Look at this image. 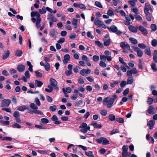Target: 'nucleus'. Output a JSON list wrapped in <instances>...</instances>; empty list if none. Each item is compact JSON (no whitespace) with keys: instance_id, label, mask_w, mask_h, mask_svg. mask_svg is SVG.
Segmentation results:
<instances>
[{"instance_id":"nucleus-1","label":"nucleus","mask_w":157,"mask_h":157,"mask_svg":"<svg viewBox=\"0 0 157 157\" xmlns=\"http://www.w3.org/2000/svg\"><path fill=\"white\" fill-rule=\"evenodd\" d=\"M117 97V95L116 94H114L113 96V97L110 98L109 100L108 97L105 98L103 100V104H104L105 103H108L107 105V107L109 108H110L112 106L113 104Z\"/></svg>"},{"instance_id":"nucleus-2","label":"nucleus","mask_w":157,"mask_h":157,"mask_svg":"<svg viewBox=\"0 0 157 157\" xmlns=\"http://www.w3.org/2000/svg\"><path fill=\"white\" fill-rule=\"evenodd\" d=\"M47 19L49 21V24L51 28L53 27V22L58 21L57 19L54 17L53 15L52 14H49L48 15Z\"/></svg>"},{"instance_id":"nucleus-3","label":"nucleus","mask_w":157,"mask_h":157,"mask_svg":"<svg viewBox=\"0 0 157 157\" xmlns=\"http://www.w3.org/2000/svg\"><path fill=\"white\" fill-rule=\"evenodd\" d=\"M110 32L115 33L118 35L121 34L122 32L120 30H118L117 28L115 25H112L110 27H107Z\"/></svg>"},{"instance_id":"nucleus-4","label":"nucleus","mask_w":157,"mask_h":157,"mask_svg":"<svg viewBox=\"0 0 157 157\" xmlns=\"http://www.w3.org/2000/svg\"><path fill=\"white\" fill-rule=\"evenodd\" d=\"M96 140L100 144L102 142V144L104 145H108L109 144V141L104 137H101L99 139H96Z\"/></svg>"},{"instance_id":"nucleus-5","label":"nucleus","mask_w":157,"mask_h":157,"mask_svg":"<svg viewBox=\"0 0 157 157\" xmlns=\"http://www.w3.org/2000/svg\"><path fill=\"white\" fill-rule=\"evenodd\" d=\"M94 24L98 26V27H101L103 28H106V26L104 24L103 22H102L98 18H96L94 21Z\"/></svg>"},{"instance_id":"nucleus-6","label":"nucleus","mask_w":157,"mask_h":157,"mask_svg":"<svg viewBox=\"0 0 157 157\" xmlns=\"http://www.w3.org/2000/svg\"><path fill=\"white\" fill-rule=\"evenodd\" d=\"M50 85L54 88L57 91L59 90V88L57 86V82L54 79L50 78L49 79Z\"/></svg>"},{"instance_id":"nucleus-7","label":"nucleus","mask_w":157,"mask_h":157,"mask_svg":"<svg viewBox=\"0 0 157 157\" xmlns=\"http://www.w3.org/2000/svg\"><path fill=\"white\" fill-rule=\"evenodd\" d=\"M11 102V100L8 99H4L2 101L1 106L2 107H8Z\"/></svg>"},{"instance_id":"nucleus-8","label":"nucleus","mask_w":157,"mask_h":157,"mask_svg":"<svg viewBox=\"0 0 157 157\" xmlns=\"http://www.w3.org/2000/svg\"><path fill=\"white\" fill-rule=\"evenodd\" d=\"M138 72V71L136 69V68H134L131 70L128 71L127 72V74L128 77L132 76V74H135Z\"/></svg>"},{"instance_id":"nucleus-9","label":"nucleus","mask_w":157,"mask_h":157,"mask_svg":"<svg viewBox=\"0 0 157 157\" xmlns=\"http://www.w3.org/2000/svg\"><path fill=\"white\" fill-rule=\"evenodd\" d=\"M13 116L15 118L16 122L18 123H21V121L20 118V114L17 111H15L13 114Z\"/></svg>"},{"instance_id":"nucleus-10","label":"nucleus","mask_w":157,"mask_h":157,"mask_svg":"<svg viewBox=\"0 0 157 157\" xmlns=\"http://www.w3.org/2000/svg\"><path fill=\"white\" fill-rule=\"evenodd\" d=\"M49 34L52 37L56 38L58 33L57 30L54 29H52L50 30Z\"/></svg>"},{"instance_id":"nucleus-11","label":"nucleus","mask_w":157,"mask_h":157,"mask_svg":"<svg viewBox=\"0 0 157 157\" xmlns=\"http://www.w3.org/2000/svg\"><path fill=\"white\" fill-rule=\"evenodd\" d=\"M120 46L123 49H127L129 50H130V47L127 43L121 42L120 44Z\"/></svg>"},{"instance_id":"nucleus-12","label":"nucleus","mask_w":157,"mask_h":157,"mask_svg":"<svg viewBox=\"0 0 157 157\" xmlns=\"http://www.w3.org/2000/svg\"><path fill=\"white\" fill-rule=\"evenodd\" d=\"M133 48L135 51L137 53L138 56L141 57L143 56V52L140 48L137 47H134Z\"/></svg>"},{"instance_id":"nucleus-13","label":"nucleus","mask_w":157,"mask_h":157,"mask_svg":"<svg viewBox=\"0 0 157 157\" xmlns=\"http://www.w3.org/2000/svg\"><path fill=\"white\" fill-rule=\"evenodd\" d=\"M91 72L90 69H82L80 71V74L82 76H86L87 75L89 74Z\"/></svg>"},{"instance_id":"nucleus-14","label":"nucleus","mask_w":157,"mask_h":157,"mask_svg":"<svg viewBox=\"0 0 157 157\" xmlns=\"http://www.w3.org/2000/svg\"><path fill=\"white\" fill-rule=\"evenodd\" d=\"M138 28L143 35H146L147 34L148 32L147 30L143 26L140 25L138 27Z\"/></svg>"},{"instance_id":"nucleus-15","label":"nucleus","mask_w":157,"mask_h":157,"mask_svg":"<svg viewBox=\"0 0 157 157\" xmlns=\"http://www.w3.org/2000/svg\"><path fill=\"white\" fill-rule=\"evenodd\" d=\"M152 9L151 6L147 3H145V7L144 9V13H149V11H151Z\"/></svg>"},{"instance_id":"nucleus-16","label":"nucleus","mask_w":157,"mask_h":157,"mask_svg":"<svg viewBox=\"0 0 157 157\" xmlns=\"http://www.w3.org/2000/svg\"><path fill=\"white\" fill-rule=\"evenodd\" d=\"M147 111L151 114H154L156 112L155 108L152 106H150L149 107Z\"/></svg>"},{"instance_id":"nucleus-17","label":"nucleus","mask_w":157,"mask_h":157,"mask_svg":"<svg viewBox=\"0 0 157 157\" xmlns=\"http://www.w3.org/2000/svg\"><path fill=\"white\" fill-rule=\"evenodd\" d=\"M28 109L29 113L30 114L34 113L37 114H40V115L43 114V113L39 110H33L32 111Z\"/></svg>"},{"instance_id":"nucleus-18","label":"nucleus","mask_w":157,"mask_h":157,"mask_svg":"<svg viewBox=\"0 0 157 157\" xmlns=\"http://www.w3.org/2000/svg\"><path fill=\"white\" fill-rule=\"evenodd\" d=\"M25 69V67L24 65L20 64L17 67V69L20 72H22L24 71Z\"/></svg>"},{"instance_id":"nucleus-19","label":"nucleus","mask_w":157,"mask_h":157,"mask_svg":"<svg viewBox=\"0 0 157 157\" xmlns=\"http://www.w3.org/2000/svg\"><path fill=\"white\" fill-rule=\"evenodd\" d=\"M137 27H135L132 25H130L128 27L129 30L134 33H136L137 32Z\"/></svg>"},{"instance_id":"nucleus-20","label":"nucleus","mask_w":157,"mask_h":157,"mask_svg":"<svg viewBox=\"0 0 157 157\" xmlns=\"http://www.w3.org/2000/svg\"><path fill=\"white\" fill-rule=\"evenodd\" d=\"M63 58V63L64 64H66L67 63L68 61L69 60L70 57L69 54H66L64 56Z\"/></svg>"},{"instance_id":"nucleus-21","label":"nucleus","mask_w":157,"mask_h":157,"mask_svg":"<svg viewBox=\"0 0 157 157\" xmlns=\"http://www.w3.org/2000/svg\"><path fill=\"white\" fill-rule=\"evenodd\" d=\"M35 85L36 87H40L43 84L41 81L36 80L35 81Z\"/></svg>"},{"instance_id":"nucleus-22","label":"nucleus","mask_w":157,"mask_h":157,"mask_svg":"<svg viewBox=\"0 0 157 157\" xmlns=\"http://www.w3.org/2000/svg\"><path fill=\"white\" fill-rule=\"evenodd\" d=\"M104 44L105 46H109L111 43V41L109 38L108 39H103Z\"/></svg>"},{"instance_id":"nucleus-23","label":"nucleus","mask_w":157,"mask_h":157,"mask_svg":"<svg viewBox=\"0 0 157 157\" xmlns=\"http://www.w3.org/2000/svg\"><path fill=\"white\" fill-rule=\"evenodd\" d=\"M155 121L153 120H151L148 122L147 125L149 127L150 129H152L154 126Z\"/></svg>"},{"instance_id":"nucleus-24","label":"nucleus","mask_w":157,"mask_h":157,"mask_svg":"<svg viewBox=\"0 0 157 157\" xmlns=\"http://www.w3.org/2000/svg\"><path fill=\"white\" fill-rule=\"evenodd\" d=\"M36 17V18L40 17V14L37 11H33L31 13V17Z\"/></svg>"},{"instance_id":"nucleus-25","label":"nucleus","mask_w":157,"mask_h":157,"mask_svg":"<svg viewBox=\"0 0 157 157\" xmlns=\"http://www.w3.org/2000/svg\"><path fill=\"white\" fill-rule=\"evenodd\" d=\"M128 78L127 79V84H132L134 81V79L132 77V76L128 77Z\"/></svg>"},{"instance_id":"nucleus-26","label":"nucleus","mask_w":157,"mask_h":157,"mask_svg":"<svg viewBox=\"0 0 157 157\" xmlns=\"http://www.w3.org/2000/svg\"><path fill=\"white\" fill-rule=\"evenodd\" d=\"M91 125L94 126V127L95 128H101V124H97L95 122H92L91 124Z\"/></svg>"},{"instance_id":"nucleus-27","label":"nucleus","mask_w":157,"mask_h":157,"mask_svg":"<svg viewBox=\"0 0 157 157\" xmlns=\"http://www.w3.org/2000/svg\"><path fill=\"white\" fill-rule=\"evenodd\" d=\"M80 131L83 133H86L88 130L90 129V127L89 126H88L86 128H81Z\"/></svg>"},{"instance_id":"nucleus-28","label":"nucleus","mask_w":157,"mask_h":157,"mask_svg":"<svg viewBox=\"0 0 157 157\" xmlns=\"http://www.w3.org/2000/svg\"><path fill=\"white\" fill-rule=\"evenodd\" d=\"M28 109V108L26 107V106L25 105L20 106L18 107L17 108V109L18 110L21 111H23L24 110H26V109Z\"/></svg>"},{"instance_id":"nucleus-29","label":"nucleus","mask_w":157,"mask_h":157,"mask_svg":"<svg viewBox=\"0 0 157 157\" xmlns=\"http://www.w3.org/2000/svg\"><path fill=\"white\" fill-rule=\"evenodd\" d=\"M10 52L8 50H7L6 52H5L3 55L2 59H6L9 56Z\"/></svg>"},{"instance_id":"nucleus-30","label":"nucleus","mask_w":157,"mask_h":157,"mask_svg":"<svg viewBox=\"0 0 157 157\" xmlns=\"http://www.w3.org/2000/svg\"><path fill=\"white\" fill-rule=\"evenodd\" d=\"M119 61L122 64H123L128 69H129V67L127 65L126 63L124 62L123 60V59L121 57H119Z\"/></svg>"},{"instance_id":"nucleus-31","label":"nucleus","mask_w":157,"mask_h":157,"mask_svg":"<svg viewBox=\"0 0 157 157\" xmlns=\"http://www.w3.org/2000/svg\"><path fill=\"white\" fill-rule=\"evenodd\" d=\"M23 52L21 50H16L15 55L18 57H20L22 56Z\"/></svg>"},{"instance_id":"nucleus-32","label":"nucleus","mask_w":157,"mask_h":157,"mask_svg":"<svg viewBox=\"0 0 157 157\" xmlns=\"http://www.w3.org/2000/svg\"><path fill=\"white\" fill-rule=\"evenodd\" d=\"M131 43L133 44H136L137 43L138 41L136 39L133 37H130L129 39Z\"/></svg>"},{"instance_id":"nucleus-33","label":"nucleus","mask_w":157,"mask_h":157,"mask_svg":"<svg viewBox=\"0 0 157 157\" xmlns=\"http://www.w3.org/2000/svg\"><path fill=\"white\" fill-rule=\"evenodd\" d=\"M95 44L99 47L100 48H104L103 44L99 40H95Z\"/></svg>"},{"instance_id":"nucleus-34","label":"nucleus","mask_w":157,"mask_h":157,"mask_svg":"<svg viewBox=\"0 0 157 157\" xmlns=\"http://www.w3.org/2000/svg\"><path fill=\"white\" fill-rule=\"evenodd\" d=\"M30 107L33 110H37L38 107L37 105L34 103H31L30 105Z\"/></svg>"},{"instance_id":"nucleus-35","label":"nucleus","mask_w":157,"mask_h":157,"mask_svg":"<svg viewBox=\"0 0 157 157\" xmlns=\"http://www.w3.org/2000/svg\"><path fill=\"white\" fill-rule=\"evenodd\" d=\"M108 118L109 119L112 121H115L116 119L115 116L113 114L109 115Z\"/></svg>"},{"instance_id":"nucleus-36","label":"nucleus","mask_w":157,"mask_h":157,"mask_svg":"<svg viewBox=\"0 0 157 157\" xmlns=\"http://www.w3.org/2000/svg\"><path fill=\"white\" fill-rule=\"evenodd\" d=\"M144 52L145 54L148 56H150L151 55V52L150 49L149 47H148L145 50Z\"/></svg>"},{"instance_id":"nucleus-37","label":"nucleus","mask_w":157,"mask_h":157,"mask_svg":"<svg viewBox=\"0 0 157 157\" xmlns=\"http://www.w3.org/2000/svg\"><path fill=\"white\" fill-rule=\"evenodd\" d=\"M39 11L40 13L41 14H43L46 13V7H45L44 6H43L42 9H40Z\"/></svg>"},{"instance_id":"nucleus-38","label":"nucleus","mask_w":157,"mask_h":157,"mask_svg":"<svg viewBox=\"0 0 157 157\" xmlns=\"http://www.w3.org/2000/svg\"><path fill=\"white\" fill-rule=\"evenodd\" d=\"M45 70L46 71H49L50 70V66L49 64L47 62H46L44 64V66Z\"/></svg>"},{"instance_id":"nucleus-39","label":"nucleus","mask_w":157,"mask_h":157,"mask_svg":"<svg viewBox=\"0 0 157 157\" xmlns=\"http://www.w3.org/2000/svg\"><path fill=\"white\" fill-rule=\"evenodd\" d=\"M83 103V101L82 100H79L75 102L74 104V105L75 106H79Z\"/></svg>"},{"instance_id":"nucleus-40","label":"nucleus","mask_w":157,"mask_h":157,"mask_svg":"<svg viewBox=\"0 0 157 157\" xmlns=\"http://www.w3.org/2000/svg\"><path fill=\"white\" fill-rule=\"evenodd\" d=\"M115 10L117 13H119L122 16H125L126 14L123 10H119L118 9H116Z\"/></svg>"},{"instance_id":"nucleus-41","label":"nucleus","mask_w":157,"mask_h":157,"mask_svg":"<svg viewBox=\"0 0 157 157\" xmlns=\"http://www.w3.org/2000/svg\"><path fill=\"white\" fill-rule=\"evenodd\" d=\"M41 21V19L40 17L36 18V26L38 28H39L40 26V23Z\"/></svg>"},{"instance_id":"nucleus-42","label":"nucleus","mask_w":157,"mask_h":157,"mask_svg":"<svg viewBox=\"0 0 157 157\" xmlns=\"http://www.w3.org/2000/svg\"><path fill=\"white\" fill-rule=\"evenodd\" d=\"M146 14V19L148 21H151V15L149 13H145Z\"/></svg>"},{"instance_id":"nucleus-43","label":"nucleus","mask_w":157,"mask_h":157,"mask_svg":"<svg viewBox=\"0 0 157 157\" xmlns=\"http://www.w3.org/2000/svg\"><path fill=\"white\" fill-rule=\"evenodd\" d=\"M34 72L35 73L36 76L37 78H41L42 77V73L37 71H34Z\"/></svg>"},{"instance_id":"nucleus-44","label":"nucleus","mask_w":157,"mask_h":157,"mask_svg":"<svg viewBox=\"0 0 157 157\" xmlns=\"http://www.w3.org/2000/svg\"><path fill=\"white\" fill-rule=\"evenodd\" d=\"M93 59L95 62H98L99 60V57L98 56L94 55L93 57Z\"/></svg>"},{"instance_id":"nucleus-45","label":"nucleus","mask_w":157,"mask_h":157,"mask_svg":"<svg viewBox=\"0 0 157 157\" xmlns=\"http://www.w3.org/2000/svg\"><path fill=\"white\" fill-rule=\"evenodd\" d=\"M151 45L153 47H155L157 45V40L155 39H153L152 40Z\"/></svg>"},{"instance_id":"nucleus-46","label":"nucleus","mask_w":157,"mask_h":157,"mask_svg":"<svg viewBox=\"0 0 157 157\" xmlns=\"http://www.w3.org/2000/svg\"><path fill=\"white\" fill-rule=\"evenodd\" d=\"M12 126L14 128H20L21 127L20 125L17 123H15L12 124Z\"/></svg>"},{"instance_id":"nucleus-47","label":"nucleus","mask_w":157,"mask_h":157,"mask_svg":"<svg viewBox=\"0 0 157 157\" xmlns=\"http://www.w3.org/2000/svg\"><path fill=\"white\" fill-rule=\"evenodd\" d=\"M49 109L50 111L53 112L56 110L57 108L55 105L51 106L49 107Z\"/></svg>"},{"instance_id":"nucleus-48","label":"nucleus","mask_w":157,"mask_h":157,"mask_svg":"<svg viewBox=\"0 0 157 157\" xmlns=\"http://www.w3.org/2000/svg\"><path fill=\"white\" fill-rule=\"evenodd\" d=\"M151 67L152 69L155 71H157V68L156 67V64L154 63H151Z\"/></svg>"},{"instance_id":"nucleus-49","label":"nucleus","mask_w":157,"mask_h":157,"mask_svg":"<svg viewBox=\"0 0 157 157\" xmlns=\"http://www.w3.org/2000/svg\"><path fill=\"white\" fill-rule=\"evenodd\" d=\"M85 154L88 156L90 157H94L93 152L91 151L86 152Z\"/></svg>"},{"instance_id":"nucleus-50","label":"nucleus","mask_w":157,"mask_h":157,"mask_svg":"<svg viewBox=\"0 0 157 157\" xmlns=\"http://www.w3.org/2000/svg\"><path fill=\"white\" fill-rule=\"evenodd\" d=\"M134 17H135L136 19L138 21H141L142 20V17L139 15L138 14H136L134 15Z\"/></svg>"},{"instance_id":"nucleus-51","label":"nucleus","mask_w":157,"mask_h":157,"mask_svg":"<svg viewBox=\"0 0 157 157\" xmlns=\"http://www.w3.org/2000/svg\"><path fill=\"white\" fill-rule=\"evenodd\" d=\"M82 59L86 62H88L89 61V58L86 55H83L82 56Z\"/></svg>"},{"instance_id":"nucleus-52","label":"nucleus","mask_w":157,"mask_h":157,"mask_svg":"<svg viewBox=\"0 0 157 157\" xmlns=\"http://www.w3.org/2000/svg\"><path fill=\"white\" fill-rule=\"evenodd\" d=\"M99 64L100 67L103 68L105 67L106 66V64L103 61H101Z\"/></svg>"},{"instance_id":"nucleus-53","label":"nucleus","mask_w":157,"mask_h":157,"mask_svg":"<svg viewBox=\"0 0 157 157\" xmlns=\"http://www.w3.org/2000/svg\"><path fill=\"white\" fill-rule=\"evenodd\" d=\"M107 14L108 15L110 16H112L114 15L113 11L111 10H108Z\"/></svg>"},{"instance_id":"nucleus-54","label":"nucleus","mask_w":157,"mask_h":157,"mask_svg":"<svg viewBox=\"0 0 157 157\" xmlns=\"http://www.w3.org/2000/svg\"><path fill=\"white\" fill-rule=\"evenodd\" d=\"M1 140H8V141H11L12 140V138L11 137H4L1 138Z\"/></svg>"},{"instance_id":"nucleus-55","label":"nucleus","mask_w":157,"mask_h":157,"mask_svg":"<svg viewBox=\"0 0 157 157\" xmlns=\"http://www.w3.org/2000/svg\"><path fill=\"white\" fill-rule=\"evenodd\" d=\"M139 48L142 49H144L146 48V46L143 44H139L138 45Z\"/></svg>"},{"instance_id":"nucleus-56","label":"nucleus","mask_w":157,"mask_h":157,"mask_svg":"<svg viewBox=\"0 0 157 157\" xmlns=\"http://www.w3.org/2000/svg\"><path fill=\"white\" fill-rule=\"evenodd\" d=\"M78 22V19L74 18L73 19V20L72 21V24L74 26L77 25V23Z\"/></svg>"},{"instance_id":"nucleus-57","label":"nucleus","mask_w":157,"mask_h":157,"mask_svg":"<svg viewBox=\"0 0 157 157\" xmlns=\"http://www.w3.org/2000/svg\"><path fill=\"white\" fill-rule=\"evenodd\" d=\"M95 4L96 6L100 8H102L103 7L101 3L99 2L96 1L95 2Z\"/></svg>"},{"instance_id":"nucleus-58","label":"nucleus","mask_w":157,"mask_h":157,"mask_svg":"<svg viewBox=\"0 0 157 157\" xmlns=\"http://www.w3.org/2000/svg\"><path fill=\"white\" fill-rule=\"evenodd\" d=\"M116 120L117 122L120 123H123L124 122V120L122 118H117Z\"/></svg>"},{"instance_id":"nucleus-59","label":"nucleus","mask_w":157,"mask_h":157,"mask_svg":"<svg viewBox=\"0 0 157 157\" xmlns=\"http://www.w3.org/2000/svg\"><path fill=\"white\" fill-rule=\"evenodd\" d=\"M130 154V153L128 152L122 151V157H127L128 155Z\"/></svg>"},{"instance_id":"nucleus-60","label":"nucleus","mask_w":157,"mask_h":157,"mask_svg":"<svg viewBox=\"0 0 157 157\" xmlns=\"http://www.w3.org/2000/svg\"><path fill=\"white\" fill-rule=\"evenodd\" d=\"M87 36L88 37H90L92 39L94 38V36L91 34V32L90 31H88L87 32Z\"/></svg>"},{"instance_id":"nucleus-61","label":"nucleus","mask_w":157,"mask_h":157,"mask_svg":"<svg viewBox=\"0 0 157 157\" xmlns=\"http://www.w3.org/2000/svg\"><path fill=\"white\" fill-rule=\"evenodd\" d=\"M101 61H105L106 59V56H105L104 55H100V56Z\"/></svg>"},{"instance_id":"nucleus-62","label":"nucleus","mask_w":157,"mask_h":157,"mask_svg":"<svg viewBox=\"0 0 157 157\" xmlns=\"http://www.w3.org/2000/svg\"><path fill=\"white\" fill-rule=\"evenodd\" d=\"M100 113L102 116H105L107 114V111L105 110H101L100 111Z\"/></svg>"},{"instance_id":"nucleus-63","label":"nucleus","mask_w":157,"mask_h":157,"mask_svg":"<svg viewBox=\"0 0 157 157\" xmlns=\"http://www.w3.org/2000/svg\"><path fill=\"white\" fill-rule=\"evenodd\" d=\"M35 102L38 106H39L40 105V103L38 98H35Z\"/></svg>"},{"instance_id":"nucleus-64","label":"nucleus","mask_w":157,"mask_h":157,"mask_svg":"<svg viewBox=\"0 0 157 157\" xmlns=\"http://www.w3.org/2000/svg\"><path fill=\"white\" fill-rule=\"evenodd\" d=\"M151 28L153 31H155L157 29V27L156 25L154 24H152L151 25Z\"/></svg>"}]
</instances>
